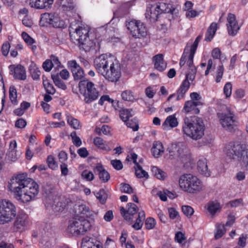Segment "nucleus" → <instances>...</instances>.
Instances as JSON below:
<instances>
[{"label": "nucleus", "instance_id": "obj_1", "mask_svg": "<svg viewBox=\"0 0 248 248\" xmlns=\"http://www.w3.org/2000/svg\"><path fill=\"white\" fill-rule=\"evenodd\" d=\"M7 188L16 200L23 203L34 200L39 193L38 185L28 177L27 173L13 176L8 182Z\"/></svg>", "mask_w": 248, "mask_h": 248}, {"label": "nucleus", "instance_id": "obj_2", "mask_svg": "<svg viewBox=\"0 0 248 248\" xmlns=\"http://www.w3.org/2000/svg\"><path fill=\"white\" fill-rule=\"evenodd\" d=\"M93 63L97 72L108 81L116 82L121 78L120 63L114 57L103 54L97 57Z\"/></svg>", "mask_w": 248, "mask_h": 248}, {"label": "nucleus", "instance_id": "obj_3", "mask_svg": "<svg viewBox=\"0 0 248 248\" xmlns=\"http://www.w3.org/2000/svg\"><path fill=\"white\" fill-rule=\"evenodd\" d=\"M92 215V211L85 204H80L76 211L73 219L69 221L68 231L73 235L84 234L91 227L90 222L87 218Z\"/></svg>", "mask_w": 248, "mask_h": 248}, {"label": "nucleus", "instance_id": "obj_4", "mask_svg": "<svg viewBox=\"0 0 248 248\" xmlns=\"http://www.w3.org/2000/svg\"><path fill=\"white\" fill-rule=\"evenodd\" d=\"M89 29L84 25L78 26L75 31L70 34L71 41L77 45L80 50L85 52H96L100 48L99 43L95 38H91L89 35Z\"/></svg>", "mask_w": 248, "mask_h": 248}, {"label": "nucleus", "instance_id": "obj_5", "mask_svg": "<svg viewBox=\"0 0 248 248\" xmlns=\"http://www.w3.org/2000/svg\"><path fill=\"white\" fill-rule=\"evenodd\" d=\"M205 125L202 120L197 117H185L182 130L184 134L193 140L201 139L204 135Z\"/></svg>", "mask_w": 248, "mask_h": 248}, {"label": "nucleus", "instance_id": "obj_6", "mask_svg": "<svg viewBox=\"0 0 248 248\" xmlns=\"http://www.w3.org/2000/svg\"><path fill=\"white\" fill-rule=\"evenodd\" d=\"M225 150L229 158L236 159L242 166L248 167V148L246 144L230 143Z\"/></svg>", "mask_w": 248, "mask_h": 248}, {"label": "nucleus", "instance_id": "obj_7", "mask_svg": "<svg viewBox=\"0 0 248 248\" xmlns=\"http://www.w3.org/2000/svg\"><path fill=\"white\" fill-rule=\"evenodd\" d=\"M179 186L184 191L191 194L200 192L202 188V182L191 174H184L180 176Z\"/></svg>", "mask_w": 248, "mask_h": 248}, {"label": "nucleus", "instance_id": "obj_8", "mask_svg": "<svg viewBox=\"0 0 248 248\" xmlns=\"http://www.w3.org/2000/svg\"><path fill=\"white\" fill-rule=\"evenodd\" d=\"M16 214V208L13 202L6 199L0 200V224L12 222Z\"/></svg>", "mask_w": 248, "mask_h": 248}, {"label": "nucleus", "instance_id": "obj_9", "mask_svg": "<svg viewBox=\"0 0 248 248\" xmlns=\"http://www.w3.org/2000/svg\"><path fill=\"white\" fill-rule=\"evenodd\" d=\"M79 92L84 97V101L87 104H90L97 99L99 92L95 84L88 80L81 81L78 84Z\"/></svg>", "mask_w": 248, "mask_h": 248}, {"label": "nucleus", "instance_id": "obj_10", "mask_svg": "<svg viewBox=\"0 0 248 248\" xmlns=\"http://www.w3.org/2000/svg\"><path fill=\"white\" fill-rule=\"evenodd\" d=\"M217 116L224 128L231 132L235 131L237 126L236 117L230 108H227L225 112L217 113Z\"/></svg>", "mask_w": 248, "mask_h": 248}, {"label": "nucleus", "instance_id": "obj_11", "mask_svg": "<svg viewBox=\"0 0 248 248\" xmlns=\"http://www.w3.org/2000/svg\"><path fill=\"white\" fill-rule=\"evenodd\" d=\"M127 26L131 35L135 38H140L147 35L146 28L144 24L140 20H131Z\"/></svg>", "mask_w": 248, "mask_h": 248}, {"label": "nucleus", "instance_id": "obj_12", "mask_svg": "<svg viewBox=\"0 0 248 248\" xmlns=\"http://www.w3.org/2000/svg\"><path fill=\"white\" fill-rule=\"evenodd\" d=\"M126 208L125 209L123 206L120 207L121 214L129 224H132L134 222V218H136L135 216H137L138 206L135 203L129 202L127 204Z\"/></svg>", "mask_w": 248, "mask_h": 248}, {"label": "nucleus", "instance_id": "obj_13", "mask_svg": "<svg viewBox=\"0 0 248 248\" xmlns=\"http://www.w3.org/2000/svg\"><path fill=\"white\" fill-rule=\"evenodd\" d=\"M47 204L51 206L54 210L62 212L66 206V203L60 196L54 192L50 191L47 195Z\"/></svg>", "mask_w": 248, "mask_h": 248}, {"label": "nucleus", "instance_id": "obj_14", "mask_svg": "<svg viewBox=\"0 0 248 248\" xmlns=\"http://www.w3.org/2000/svg\"><path fill=\"white\" fill-rule=\"evenodd\" d=\"M67 67L71 71L74 80H78L84 77V71L76 60L69 61L67 62Z\"/></svg>", "mask_w": 248, "mask_h": 248}, {"label": "nucleus", "instance_id": "obj_15", "mask_svg": "<svg viewBox=\"0 0 248 248\" xmlns=\"http://www.w3.org/2000/svg\"><path fill=\"white\" fill-rule=\"evenodd\" d=\"M227 20V28L228 34L232 36L236 35L240 29V27L236 21L235 15L229 13L228 15Z\"/></svg>", "mask_w": 248, "mask_h": 248}, {"label": "nucleus", "instance_id": "obj_16", "mask_svg": "<svg viewBox=\"0 0 248 248\" xmlns=\"http://www.w3.org/2000/svg\"><path fill=\"white\" fill-rule=\"evenodd\" d=\"M10 74L13 76L16 79L25 80L26 78V74L25 67L21 64H11L8 67Z\"/></svg>", "mask_w": 248, "mask_h": 248}, {"label": "nucleus", "instance_id": "obj_17", "mask_svg": "<svg viewBox=\"0 0 248 248\" xmlns=\"http://www.w3.org/2000/svg\"><path fill=\"white\" fill-rule=\"evenodd\" d=\"M81 248H103V245L96 238L86 236L82 238Z\"/></svg>", "mask_w": 248, "mask_h": 248}, {"label": "nucleus", "instance_id": "obj_18", "mask_svg": "<svg viewBox=\"0 0 248 248\" xmlns=\"http://www.w3.org/2000/svg\"><path fill=\"white\" fill-rule=\"evenodd\" d=\"M28 216L25 213H19L17 215L14 222V229L16 231L21 232L25 229L28 224Z\"/></svg>", "mask_w": 248, "mask_h": 248}, {"label": "nucleus", "instance_id": "obj_19", "mask_svg": "<svg viewBox=\"0 0 248 248\" xmlns=\"http://www.w3.org/2000/svg\"><path fill=\"white\" fill-rule=\"evenodd\" d=\"M94 172H97L101 182L106 183L110 179V174L104 168L101 163H97L94 169Z\"/></svg>", "mask_w": 248, "mask_h": 248}, {"label": "nucleus", "instance_id": "obj_20", "mask_svg": "<svg viewBox=\"0 0 248 248\" xmlns=\"http://www.w3.org/2000/svg\"><path fill=\"white\" fill-rule=\"evenodd\" d=\"M199 106H201V105L197 103L188 100L185 102L182 111L186 114L191 113L198 114L200 113V109L198 108Z\"/></svg>", "mask_w": 248, "mask_h": 248}, {"label": "nucleus", "instance_id": "obj_21", "mask_svg": "<svg viewBox=\"0 0 248 248\" xmlns=\"http://www.w3.org/2000/svg\"><path fill=\"white\" fill-rule=\"evenodd\" d=\"M49 21L47 23L53 27L56 28H63L65 26V22L61 19L58 14H48Z\"/></svg>", "mask_w": 248, "mask_h": 248}, {"label": "nucleus", "instance_id": "obj_22", "mask_svg": "<svg viewBox=\"0 0 248 248\" xmlns=\"http://www.w3.org/2000/svg\"><path fill=\"white\" fill-rule=\"evenodd\" d=\"M93 142L97 148L102 151L108 152L111 150V147L109 146L110 142L105 141L99 137H95L93 139Z\"/></svg>", "mask_w": 248, "mask_h": 248}, {"label": "nucleus", "instance_id": "obj_23", "mask_svg": "<svg viewBox=\"0 0 248 248\" xmlns=\"http://www.w3.org/2000/svg\"><path fill=\"white\" fill-rule=\"evenodd\" d=\"M155 69L160 72L164 71L167 67V63L164 61L163 55L158 54L154 56L153 58Z\"/></svg>", "mask_w": 248, "mask_h": 248}, {"label": "nucleus", "instance_id": "obj_24", "mask_svg": "<svg viewBox=\"0 0 248 248\" xmlns=\"http://www.w3.org/2000/svg\"><path fill=\"white\" fill-rule=\"evenodd\" d=\"M160 14V11L156 8V5L155 6L152 5L147 8L146 16L148 17L151 22H155L157 21Z\"/></svg>", "mask_w": 248, "mask_h": 248}, {"label": "nucleus", "instance_id": "obj_25", "mask_svg": "<svg viewBox=\"0 0 248 248\" xmlns=\"http://www.w3.org/2000/svg\"><path fill=\"white\" fill-rule=\"evenodd\" d=\"M190 84L187 80H183L180 87L177 90L176 100L178 101L185 98L186 93L190 88Z\"/></svg>", "mask_w": 248, "mask_h": 248}, {"label": "nucleus", "instance_id": "obj_26", "mask_svg": "<svg viewBox=\"0 0 248 248\" xmlns=\"http://www.w3.org/2000/svg\"><path fill=\"white\" fill-rule=\"evenodd\" d=\"M156 8L160 11L162 13H170L174 14L176 8L172 3H167L165 2H159L156 5Z\"/></svg>", "mask_w": 248, "mask_h": 248}, {"label": "nucleus", "instance_id": "obj_27", "mask_svg": "<svg viewBox=\"0 0 248 248\" xmlns=\"http://www.w3.org/2000/svg\"><path fill=\"white\" fill-rule=\"evenodd\" d=\"M136 218H134V222L132 225V227L136 230H139L141 229L143 226V221L145 219V213L144 211H140L139 212L138 217L135 216Z\"/></svg>", "mask_w": 248, "mask_h": 248}, {"label": "nucleus", "instance_id": "obj_28", "mask_svg": "<svg viewBox=\"0 0 248 248\" xmlns=\"http://www.w3.org/2000/svg\"><path fill=\"white\" fill-rule=\"evenodd\" d=\"M197 169L199 172L206 177L210 175V172L208 170L207 160L205 158L200 159L197 162Z\"/></svg>", "mask_w": 248, "mask_h": 248}, {"label": "nucleus", "instance_id": "obj_29", "mask_svg": "<svg viewBox=\"0 0 248 248\" xmlns=\"http://www.w3.org/2000/svg\"><path fill=\"white\" fill-rule=\"evenodd\" d=\"M178 125V122L174 115H170L167 117L165 121L162 125V127L164 130H167L168 128L170 126L174 128Z\"/></svg>", "mask_w": 248, "mask_h": 248}, {"label": "nucleus", "instance_id": "obj_30", "mask_svg": "<svg viewBox=\"0 0 248 248\" xmlns=\"http://www.w3.org/2000/svg\"><path fill=\"white\" fill-rule=\"evenodd\" d=\"M217 24L216 22H212L205 33L204 40L206 42H210L214 37L217 29Z\"/></svg>", "mask_w": 248, "mask_h": 248}, {"label": "nucleus", "instance_id": "obj_31", "mask_svg": "<svg viewBox=\"0 0 248 248\" xmlns=\"http://www.w3.org/2000/svg\"><path fill=\"white\" fill-rule=\"evenodd\" d=\"M151 151L154 157L158 158L163 154L164 148L162 143L159 141H155Z\"/></svg>", "mask_w": 248, "mask_h": 248}, {"label": "nucleus", "instance_id": "obj_32", "mask_svg": "<svg viewBox=\"0 0 248 248\" xmlns=\"http://www.w3.org/2000/svg\"><path fill=\"white\" fill-rule=\"evenodd\" d=\"M61 67V63L58 57L52 55L49 59H47V72L51 70L53 67L58 69Z\"/></svg>", "mask_w": 248, "mask_h": 248}, {"label": "nucleus", "instance_id": "obj_33", "mask_svg": "<svg viewBox=\"0 0 248 248\" xmlns=\"http://www.w3.org/2000/svg\"><path fill=\"white\" fill-rule=\"evenodd\" d=\"M29 71L34 80H37L40 78L41 71L34 62H31L29 67Z\"/></svg>", "mask_w": 248, "mask_h": 248}, {"label": "nucleus", "instance_id": "obj_34", "mask_svg": "<svg viewBox=\"0 0 248 248\" xmlns=\"http://www.w3.org/2000/svg\"><path fill=\"white\" fill-rule=\"evenodd\" d=\"M226 229L224 224L217 223L216 225L215 238L217 240L221 238L225 233Z\"/></svg>", "mask_w": 248, "mask_h": 248}, {"label": "nucleus", "instance_id": "obj_35", "mask_svg": "<svg viewBox=\"0 0 248 248\" xmlns=\"http://www.w3.org/2000/svg\"><path fill=\"white\" fill-rule=\"evenodd\" d=\"M132 111V109L122 108L119 111V116L121 120L124 123L127 121L129 118L133 116Z\"/></svg>", "mask_w": 248, "mask_h": 248}, {"label": "nucleus", "instance_id": "obj_36", "mask_svg": "<svg viewBox=\"0 0 248 248\" xmlns=\"http://www.w3.org/2000/svg\"><path fill=\"white\" fill-rule=\"evenodd\" d=\"M220 208V204L217 201L210 202L208 203L207 210L212 216L214 215Z\"/></svg>", "mask_w": 248, "mask_h": 248}, {"label": "nucleus", "instance_id": "obj_37", "mask_svg": "<svg viewBox=\"0 0 248 248\" xmlns=\"http://www.w3.org/2000/svg\"><path fill=\"white\" fill-rule=\"evenodd\" d=\"M151 171L153 175L160 180H164L167 176L165 172L155 166L152 167Z\"/></svg>", "mask_w": 248, "mask_h": 248}, {"label": "nucleus", "instance_id": "obj_38", "mask_svg": "<svg viewBox=\"0 0 248 248\" xmlns=\"http://www.w3.org/2000/svg\"><path fill=\"white\" fill-rule=\"evenodd\" d=\"M66 119L68 124L73 128L78 129L81 127L79 121L78 119L72 117L71 115H67Z\"/></svg>", "mask_w": 248, "mask_h": 248}, {"label": "nucleus", "instance_id": "obj_39", "mask_svg": "<svg viewBox=\"0 0 248 248\" xmlns=\"http://www.w3.org/2000/svg\"><path fill=\"white\" fill-rule=\"evenodd\" d=\"M51 77L54 83L57 87L63 90H65L67 89L66 85L64 82H63L60 78L59 76L58 75H53L51 76Z\"/></svg>", "mask_w": 248, "mask_h": 248}, {"label": "nucleus", "instance_id": "obj_40", "mask_svg": "<svg viewBox=\"0 0 248 248\" xmlns=\"http://www.w3.org/2000/svg\"><path fill=\"white\" fill-rule=\"evenodd\" d=\"M124 123L128 127L131 128L133 131H137L139 129V122L136 118L128 120Z\"/></svg>", "mask_w": 248, "mask_h": 248}, {"label": "nucleus", "instance_id": "obj_41", "mask_svg": "<svg viewBox=\"0 0 248 248\" xmlns=\"http://www.w3.org/2000/svg\"><path fill=\"white\" fill-rule=\"evenodd\" d=\"M9 98L14 105L18 104L17 100V91L15 86H11L9 88Z\"/></svg>", "mask_w": 248, "mask_h": 248}, {"label": "nucleus", "instance_id": "obj_42", "mask_svg": "<svg viewBox=\"0 0 248 248\" xmlns=\"http://www.w3.org/2000/svg\"><path fill=\"white\" fill-rule=\"evenodd\" d=\"M135 174L138 178H148L149 175L148 173L142 169V168L140 164H137V166H135Z\"/></svg>", "mask_w": 248, "mask_h": 248}, {"label": "nucleus", "instance_id": "obj_43", "mask_svg": "<svg viewBox=\"0 0 248 248\" xmlns=\"http://www.w3.org/2000/svg\"><path fill=\"white\" fill-rule=\"evenodd\" d=\"M95 196L102 204H104L106 202L108 195L104 189H100L96 193Z\"/></svg>", "mask_w": 248, "mask_h": 248}, {"label": "nucleus", "instance_id": "obj_44", "mask_svg": "<svg viewBox=\"0 0 248 248\" xmlns=\"http://www.w3.org/2000/svg\"><path fill=\"white\" fill-rule=\"evenodd\" d=\"M156 222L155 218L148 217L145 219V228L147 230L153 229L156 225Z\"/></svg>", "mask_w": 248, "mask_h": 248}, {"label": "nucleus", "instance_id": "obj_45", "mask_svg": "<svg viewBox=\"0 0 248 248\" xmlns=\"http://www.w3.org/2000/svg\"><path fill=\"white\" fill-rule=\"evenodd\" d=\"M121 96L124 100L133 102L135 98L133 93L131 91L126 90L122 92Z\"/></svg>", "mask_w": 248, "mask_h": 248}, {"label": "nucleus", "instance_id": "obj_46", "mask_svg": "<svg viewBox=\"0 0 248 248\" xmlns=\"http://www.w3.org/2000/svg\"><path fill=\"white\" fill-rule=\"evenodd\" d=\"M182 211L184 214L188 218H190L194 213L193 208L189 205H183Z\"/></svg>", "mask_w": 248, "mask_h": 248}, {"label": "nucleus", "instance_id": "obj_47", "mask_svg": "<svg viewBox=\"0 0 248 248\" xmlns=\"http://www.w3.org/2000/svg\"><path fill=\"white\" fill-rule=\"evenodd\" d=\"M46 0H31V4L36 9H43L46 7Z\"/></svg>", "mask_w": 248, "mask_h": 248}, {"label": "nucleus", "instance_id": "obj_48", "mask_svg": "<svg viewBox=\"0 0 248 248\" xmlns=\"http://www.w3.org/2000/svg\"><path fill=\"white\" fill-rule=\"evenodd\" d=\"M120 191L123 193L131 194L133 192V188L129 184L127 183H121L120 184Z\"/></svg>", "mask_w": 248, "mask_h": 248}, {"label": "nucleus", "instance_id": "obj_49", "mask_svg": "<svg viewBox=\"0 0 248 248\" xmlns=\"http://www.w3.org/2000/svg\"><path fill=\"white\" fill-rule=\"evenodd\" d=\"M223 93L226 98L230 97L232 93V84L231 82H227L223 87Z\"/></svg>", "mask_w": 248, "mask_h": 248}, {"label": "nucleus", "instance_id": "obj_50", "mask_svg": "<svg viewBox=\"0 0 248 248\" xmlns=\"http://www.w3.org/2000/svg\"><path fill=\"white\" fill-rule=\"evenodd\" d=\"M81 177L87 181H91L94 178L93 172L87 170H85L82 172Z\"/></svg>", "mask_w": 248, "mask_h": 248}, {"label": "nucleus", "instance_id": "obj_51", "mask_svg": "<svg viewBox=\"0 0 248 248\" xmlns=\"http://www.w3.org/2000/svg\"><path fill=\"white\" fill-rule=\"evenodd\" d=\"M224 70V67L222 64L217 67L215 79V81L217 83H218L221 81L223 75Z\"/></svg>", "mask_w": 248, "mask_h": 248}, {"label": "nucleus", "instance_id": "obj_52", "mask_svg": "<svg viewBox=\"0 0 248 248\" xmlns=\"http://www.w3.org/2000/svg\"><path fill=\"white\" fill-rule=\"evenodd\" d=\"M21 36L25 43L29 45H32L35 43V41L30 35L26 32L23 31L21 34Z\"/></svg>", "mask_w": 248, "mask_h": 248}, {"label": "nucleus", "instance_id": "obj_53", "mask_svg": "<svg viewBox=\"0 0 248 248\" xmlns=\"http://www.w3.org/2000/svg\"><path fill=\"white\" fill-rule=\"evenodd\" d=\"M190 97L191 100L190 101H193V102H196L201 106L203 105V103L201 102L202 97L201 95L196 92H193L190 94Z\"/></svg>", "mask_w": 248, "mask_h": 248}, {"label": "nucleus", "instance_id": "obj_54", "mask_svg": "<svg viewBox=\"0 0 248 248\" xmlns=\"http://www.w3.org/2000/svg\"><path fill=\"white\" fill-rule=\"evenodd\" d=\"M33 148L34 147L33 144H29L26 149L25 153L26 158L28 160H31L33 156Z\"/></svg>", "mask_w": 248, "mask_h": 248}, {"label": "nucleus", "instance_id": "obj_55", "mask_svg": "<svg viewBox=\"0 0 248 248\" xmlns=\"http://www.w3.org/2000/svg\"><path fill=\"white\" fill-rule=\"evenodd\" d=\"M47 166L52 170H55L58 168L56 162L50 155L47 156Z\"/></svg>", "mask_w": 248, "mask_h": 248}, {"label": "nucleus", "instance_id": "obj_56", "mask_svg": "<svg viewBox=\"0 0 248 248\" xmlns=\"http://www.w3.org/2000/svg\"><path fill=\"white\" fill-rule=\"evenodd\" d=\"M247 239V235L246 234H242L241 235L237 243V245L240 248H244L246 247Z\"/></svg>", "mask_w": 248, "mask_h": 248}, {"label": "nucleus", "instance_id": "obj_57", "mask_svg": "<svg viewBox=\"0 0 248 248\" xmlns=\"http://www.w3.org/2000/svg\"><path fill=\"white\" fill-rule=\"evenodd\" d=\"M110 164L115 170H122L123 168V165L120 160H112Z\"/></svg>", "mask_w": 248, "mask_h": 248}, {"label": "nucleus", "instance_id": "obj_58", "mask_svg": "<svg viewBox=\"0 0 248 248\" xmlns=\"http://www.w3.org/2000/svg\"><path fill=\"white\" fill-rule=\"evenodd\" d=\"M10 44L9 42L6 41L3 43L1 47L2 54L4 56H7L9 52Z\"/></svg>", "mask_w": 248, "mask_h": 248}, {"label": "nucleus", "instance_id": "obj_59", "mask_svg": "<svg viewBox=\"0 0 248 248\" xmlns=\"http://www.w3.org/2000/svg\"><path fill=\"white\" fill-rule=\"evenodd\" d=\"M175 240L178 243L181 244L183 241L186 240V238L185 233L181 232H178L175 233Z\"/></svg>", "mask_w": 248, "mask_h": 248}, {"label": "nucleus", "instance_id": "obj_60", "mask_svg": "<svg viewBox=\"0 0 248 248\" xmlns=\"http://www.w3.org/2000/svg\"><path fill=\"white\" fill-rule=\"evenodd\" d=\"M27 125L26 120L23 118L18 119L15 122V126L18 128H23Z\"/></svg>", "mask_w": 248, "mask_h": 248}, {"label": "nucleus", "instance_id": "obj_61", "mask_svg": "<svg viewBox=\"0 0 248 248\" xmlns=\"http://www.w3.org/2000/svg\"><path fill=\"white\" fill-rule=\"evenodd\" d=\"M191 73H187L186 75V78L184 80L188 81V79L193 81L195 78V75L196 73L197 69L196 67H193L191 69Z\"/></svg>", "mask_w": 248, "mask_h": 248}, {"label": "nucleus", "instance_id": "obj_62", "mask_svg": "<svg viewBox=\"0 0 248 248\" xmlns=\"http://www.w3.org/2000/svg\"><path fill=\"white\" fill-rule=\"evenodd\" d=\"M235 221V217L232 214H229L228 216L227 221L225 224H224L225 227H231L234 223Z\"/></svg>", "mask_w": 248, "mask_h": 248}, {"label": "nucleus", "instance_id": "obj_63", "mask_svg": "<svg viewBox=\"0 0 248 248\" xmlns=\"http://www.w3.org/2000/svg\"><path fill=\"white\" fill-rule=\"evenodd\" d=\"M168 212L169 213V217L170 218L174 219L179 216L178 212L173 207L169 208L168 209Z\"/></svg>", "mask_w": 248, "mask_h": 248}, {"label": "nucleus", "instance_id": "obj_64", "mask_svg": "<svg viewBox=\"0 0 248 248\" xmlns=\"http://www.w3.org/2000/svg\"><path fill=\"white\" fill-rule=\"evenodd\" d=\"M22 23L27 27H31L33 24L32 19L27 15L25 16L22 19Z\"/></svg>", "mask_w": 248, "mask_h": 248}]
</instances>
